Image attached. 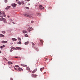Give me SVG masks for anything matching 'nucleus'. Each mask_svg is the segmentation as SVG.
I'll list each match as a JSON object with an SVG mask.
<instances>
[{"label": "nucleus", "instance_id": "nucleus-1", "mask_svg": "<svg viewBox=\"0 0 80 80\" xmlns=\"http://www.w3.org/2000/svg\"><path fill=\"white\" fill-rule=\"evenodd\" d=\"M23 15L24 16H26V17H29V18H32V16L29 14H23Z\"/></svg>", "mask_w": 80, "mask_h": 80}, {"label": "nucleus", "instance_id": "nucleus-2", "mask_svg": "<svg viewBox=\"0 0 80 80\" xmlns=\"http://www.w3.org/2000/svg\"><path fill=\"white\" fill-rule=\"evenodd\" d=\"M39 8L40 9V10H43L44 9V7L42 6V5H39Z\"/></svg>", "mask_w": 80, "mask_h": 80}, {"label": "nucleus", "instance_id": "nucleus-3", "mask_svg": "<svg viewBox=\"0 0 80 80\" xmlns=\"http://www.w3.org/2000/svg\"><path fill=\"white\" fill-rule=\"evenodd\" d=\"M2 21H3L5 23H7V21L6 19L5 18H3V19Z\"/></svg>", "mask_w": 80, "mask_h": 80}, {"label": "nucleus", "instance_id": "nucleus-4", "mask_svg": "<svg viewBox=\"0 0 80 80\" xmlns=\"http://www.w3.org/2000/svg\"><path fill=\"white\" fill-rule=\"evenodd\" d=\"M37 69L36 68L35 69H34L33 71H32V73H33L35 72H37Z\"/></svg>", "mask_w": 80, "mask_h": 80}, {"label": "nucleus", "instance_id": "nucleus-5", "mask_svg": "<svg viewBox=\"0 0 80 80\" xmlns=\"http://www.w3.org/2000/svg\"><path fill=\"white\" fill-rule=\"evenodd\" d=\"M12 6L13 7H15L17 6V4L15 3H12Z\"/></svg>", "mask_w": 80, "mask_h": 80}, {"label": "nucleus", "instance_id": "nucleus-6", "mask_svg": "<svg viewBox=\"0 0 80 80\" xmlns=\"http://www.w3.org/2000/svg\"><path fill=\"white\" fill-rule=\"evenodd\" d=\"M32 77H34V78H36V77H37V75L35 74H33L32 75Z\"/></svg>", "mask_w": 80, "mask_h": 80}, {"label": "nucleus", "instance_id": "nucleus-7", "mask_svg": "<svg viewBox=\"0 0 80 80\" xmlns=\"http://www.w3.org/2000/svg\"><path fill=\"white\" fill-rule=\"evenodd\" d=\"M3 16H0V21H2L3 20Z\"/></svg>", "mask_w": 80, "mask_h": 80}, {"label": "nucleus", "instance_id": "nucleus-8", "mask_svg": "<svg viewBox=\"0 0 80 80\" xmlns=\"http://www.w3.org/2000/svg\"><path fill=\"white\" fill-rule=\"evenodd\" d=\"M1 42L2 43H7V41H2Z\"/></svg>", "mask_w": 80, "mask_h": 80}, {"label": "nucleus", "instance_id": "nucleus-9", "mask_svg": "<svg viewBox=\"0 0 80 80\" xmlns=\"http://www.w3.org/2000/svg\"><path fill=\"white\" fill-rule=\"evenodd\" d=\"M40 42L41 43V44H42L43 43V41L42 39L40 40Z\"/></svg>", "mask_w": 80, "mask_h": 80}, {"label": "nucleus", "instance_id": "nucleus-10", "mask_svg": "<svg viewBox=\"0 0 80 80\" xmlns=\"http://www.w3.org/2000/svg\"><path fill=\"white\" fill-rule=\"evenodd\" d=\"M22 32L23 33H26L27 32L26 31L23 30V31H22Z\"/></svg>", "mask_w": 80, "mask_h": 80}, {"label": "nucleus", "instance_id": "nucleus-11", "mask_svg": "<svg viewBox=\"0 0 80 80\" xmlns=\"http://www.w3.org/2000/svg\"><path fill=\"white\" fill-rule=\"evenodd\" d=\"M12 41H17V39L15 38H12Z\"/></svg>", "mask_w": 80, "mask_h": 80}, {"label": "nucleus", "instance_id": "nucleus-12", "mask_svg": "<svg viewBox=\"0 0 80 80\" xmlns=\"http://www.w3.org/2000/svg\"><path fill=\"white\" fill-rule=\"evenodd\" d=\"M8 65H11V64H13V63L11 62H8Z\"/></svg>", "mask_w": 80, "mask_h": 80}, {"label": "nucleus", "instance_id": "nucleus-13", "mask_svg": "<svg viewBox=\"0 0 80 80\" xmlns=\"http://www.w3.org/2000/svg\"><path fill=\"white\" fill-rule=\"evenodd\" d=\"M0 37H5V36L2 34H0Z\"/></svg>", "mask_w": 80, "mask_h": 80}, {"label": "nucleus", "instance_id": "nucleus-14", "mask_svg": "<svg viewBox=\"0 0 80 80\" xmlns=\"http://www.w3.org/2000/svg\"><path fill=\"white\" fill-rule=\"evenodd\" d=\"M29 43V42L28 41H27V42H25L24 44L25 45H27V44H28Z\"/></svg>", "mask_w": 80, "mask_h": 80}, {"label": "nucleus", "instance_id": "nucleus-15", "mask_svg": "<svg viewBox=\"0 0 80 80\" xmlns=\"http://www.w3.org/2000/svg\"><path fill=\"white\" fill-rule=\"evenodd\" d=\"M18 70H19V71H21L22 70V68H18Z\"/></svg>", "mask_w": 80, "mask_h": 80}, {"label": "nucleus", "instance_id": "nucleus-16", "mask_svg": "<svg viewBox=\"0 0 80 80\" xmlns=\"http://www.w3.org/2000/svg\"><path fill=\"white\" fill-rule=\"evenodd\" d=\"M17 48L18 49V50H22V49H21V48H20L19 47H17Z\"/></svg>", "mask_w": 80, "mask_h": 80}, {"label": "nucleus", "instance_id": "nucleus-17", "mask_svg": "<svg viewBox=\"0 0 80 80\" xmlns=\"http://www.w3.org/2000/svg\"><path fill=\"white\" fill-rule=\"evenodd\" d=\"M21 41L20 40L19 42H18V44H21Z\"/></svg>", "mask_w": 80, "mask_h": 80}, {"label": "nucleus", "instance_id": "nucleus-18", "mask_svg": "<svg viewBox=\"0 0 80 80\" xmlns=\"http://www.w3.org/2000/svg\"><path fill=\"white\" fill-rule=\"evenodd\" d=\"M2 13H3V17H6V15H5V13L4 12H3Z\"/></svg>", "mask_w": 80, "mask_h": 80}, {"label": "nucleus", "instance_id": "nucleus-19", "mask_svg": "<svg viewBox=\"0 0 80 80\" xmlns=\"http://www.w3.org/2000/svg\"><path fill=\"white\" fill-rule=\"evenodd\" d=\"M5 47V45H3L2 46H1L0 47L1 48H3Z\"/></svg>", "mask_w": 80, "mask_h": 80}, {"label": "nucleus", "instance_id": "nucleus-20", "mask_svg": "<svg viewBox=\"0 0 80 80\" xmlns=\"http://www.w3.org/2000/svg\"><path fill=\"white\" fill-rule=\"evenodd\" d=\"M2 33H3V34H5V31H2Z\"/></svg>", "mask_w": 80, "mask_h": 80}, {"label": "nucleus", "instance_id": "nucleus-21", "mask_svg": "<svg viewBox=\"0 0 80 80\" xmlns=\"http://www.w3.org/2000/svg\"><path fill=\"white\" fill-rule=\"evenodd\" d=\"M3 59L4 60H6V61H7L8 60H7V59L4 58H3Z\"/></svg>", "mask_w": 80, "mask_h": 80}, {"label": "nucleus", "instance_id": "nucleus-22", "mask_svg": "<svg viewBox=\"0 0 80 80\" xmlns=\"http://www.w3.org/2000/svg\"><path fill=\"white\" fill-rule=\"evenodd\" d=\"M15 67L16 68H18V67H19V66L17 65H15Z\"/></svg>", "mask_w": 80, "mask_h": 80}, {"label": "nucleus", "instance_id": "nucleus-23", "mask_svg": "<svg viewBox=\"0 0 80 80\" xmlns=\"http://www.w3.org/2000/svg\"><path fill=\"white\" fill-rule=\"evenodd\" d=\"M18 3L19 5H21V2H20V1L18 2Z\"/></svg>", "mask_w": 80, "mask_h": 80}, {"label": "nucleus", "instance_id": "nucleus-24", "mask_svg": "<svg viewBox=\"0 0 80 80\" xmlns=\"http://www.w3.org/2000/svg\"><path fill=\"white\" fill-rule=\"evenodd\" d=\"M25 36L26 37H28V35H27V34H25Z\"/></svg>", "mask_w": 80, "mask_h": 80}, {"label": "nucleus", "instance_id": "nucleus-25", "mask_svg": "<svg viewBox=\"0 0 80 80\" xmlns=\"http://www.w3.org/2000/svg\"><path fill=\"white\" fill-rule=\"evenodd\" d=\"M4 2L5 3H7V2H8V1H7V0H4Z\"/></svg>", "mask_w": 80, "mask_h": 80}, {"label": "nucleus", "instance_id": "nucleus-26", "mask_svg": "<svg viewBox=\"0 0 80 80\" xmlns=\"http://www.w3.org/2000/svg\"><path fill=\"white\" fill-rule=\"evenodd\" d=\"M30 29H31L32 30H33V29L32 28H28V30H30Z\"/></svg>", "mask_w": 80, "mask_h": 80}, {"label": "nucleus", "instance_id": "nucleus-27", "mask_svg": "<svg viewBox=\"0 0 80 80\" xmlns=\"http://www.w3.org/2000/svg\"><path fill=\"white\" fill-rule=\"evenodd\" d=\"M15 58H20V57H15Z\"/></svg>", "mask_w": 80, "mask_h": 80}, {"label": "nucleus", "instance_id": "nucleus-28", "mask_svg": "<svg viewBox=\"0 0 80 80\" xmlns=\"http://www.w3.org/2000/svg\"><path fill=\"white\" fill-rule=\"evenodd\" d=\"M32 45H33V46H34V45H35V44L33 43L32 42Z\"/></svg>", "mask_w": 80, "mask_h": 80}, {"label": "nucleus", "instance_id": "nucleus-29", "mask_svg": "<svg viewBox=\"0 0 80 80\" xmlns=\"http://www.w3.org/2000/svg\"><path fill=\"white\" fill-rule=\"evenodd\" d=\"M18 40H20H20H21V39L20 38H18Z\"/></svg>", "mask_w": 80, "mask_h": 80}, {"label": "nucleus", "instance_id": "nucleus-30", "mask_svg": "<svg viewBox=\"0 0 80 80\" xmlns=\"http://www.w3.org/2000/svg\"><path fill=\"white\" fill-rule=\"evenodd\" d=\"M23 67H27V65H23Z\"/></svg>", "mask_w": 80, "mask_h": 80}, {"label": "nucleus", "instance_id": "nucleus-31", "mask_svg": "<svg viewBox=\"0 0 80 80\" xmlns=\"http://www.w3.org/2000/svg\"><path fill=\"white\" fill-rule=\"evenodd\" d=\"M11 49H13V47H11Z\"/></svg>", "mask_w": 80, "mask_h": 80}, {"label": "nucleus", "instance_id": "nucleus-32", "mask_svg": "<svg viewBox=\"0 0 80 80\" xmlns=\"http://www.w3.org/2000/svg\"><path fill=\"white\" fill-rule=\"evenodd\" d=\"M5 9L6 10H8V8H5Z\"/></svg>", "mask_w": 80, "mask_h": 80}, {"label": "nucleus", "instance_id": "nucleus-33", "mask_svg": "<svg viewBox=\"0 0 80 80\" xmlns=\"http://www.w3.org/2000/svg\"><path fill=\"white\" fill-rule=\"evenodd\" d=\"M14 69L16 70H17V68H15V67H14Z\"/></svg>", "mask_w": 80, "mask_h": 80}, {"label": "nucleus", "instance_id": "nucleus-34", "mask_svg": "<svg viewBox=\"0 0 80 80\" xmlns=\"http://www.w3.org/2000/svg\"><path fill=\"white\" fill-rule=\"evenodd\" d=\"M43 69H42V68H40V70L41 71H42V70Z\"/></svg>", "mask_w": 80, "mask_h": 80}, {"label": "nucleus", "instance_id": "nucleus-35", "mask_svg": "<svg viewBox=\"0 0 80 80\" xmlns=\"http://www.w3.org/2000/svg\"><path fill=\"white\" fill-rule=\"evenodd\" d=\"M12 51H13V50L12 49H11L10 50V52H12Z\"/></svg>", "mask_w": 80, "mask_h": 80}, {"label": "nucleus", "instance_id": "nucleus-36", "mask_svg": "<svg viewBox=\"0 0 80 80\" xmlns=\"http://www.w3.org/2000/svg\"><path fill=\"white\" fill-rule=\"evenodd\" d=\"M2 13L1 12V11H0V15H2Z\"/></svg>", "mask_w": 80, "mask_h": 80}, {"label": "nucleus", "instance_id": "nucleus-37", "mask_svg": "<svg viewBox=\"0 0 80 80\" xmlns=\"http://www.w3.org/2000/svg\"><path fill=\"white\" fill-rule=\"evenodd\" d=\"M9 8H10V6H8V9H9Z\"/></svg>", "mask_w": 80, "mask_h": 80}, {"label": "nucleus", "instance_id": "nucleus-38", "mask_svg": "<svg viewBox=\"0 0 80 80\" xmlns=\"http://www.w3.org/2000/svg\"><path fill=\"white\" fill-rule=\"evenodd\" d=\"M31 23H33V21H31Z\"/></svg>", "mask_w": 80, "mask_h": 80}, {"label": "nucleus", "instance_id": "nucleus-39", "mask_svg": "<svg viewBox=\"0 0 80 80\" xmlns=\"http://www.w3.org/2000/svg\"><path fill=\"white\" fill-rule=\"evenodd\" d=\"M12 23H13V24H15V22H12Z\"/></svg>", "mask_w": 80, "mask_h": 80}, {"label": "nucleus", "instance_id": "nucleus-40", "mask_svg": "<svg viewBox=\"0 0 80 80\" xmlns=\"http://www.w3.org/2000/svg\"><path fill=\"white\" fill-rule=\"evenodd\" d=\"M13 43L12 42L11 43V45H13Z\"/></svg>", "mask_w": 80, "mask_h": 80}, {"label": "nucleus", "instance_id": "nucleus-41", "mask_svg": "<svg viewBox=\"0 0 80 80\" xmlns=\"http://www.w3.org/2000/svg\"><path fill=\"white\" fill-rule=\"evenodd\" d=\"M10 80H13V78H10Z\"/></svg>", "mask_w": 80, "mask_h": 80}, {"label": "nucleus", "instance_id": "nucleus-42", "mask_svg": "<svg viewBox=\"0 0 80 80\" xmlns=\"http://www.w3.org/2000/svg\"><path fill=\"white\" fill-rule=\"evenodd\" d=\"M28 2H29L30 1V0H27Z\"/></svg>", "mask_w": 80, "mask_h": 80}, {"label": "nucleus", "instance_id": "nucleus-43", "mask_svg": "<svg viewBox=\"0 0 80 80\" xmlns=\"http://www.w3.org/2000/svg\"><path fill=\"white\" fill-rule=\"evenodd\" d=\"M2 53V51H0V53Z\"/></svg>", "mask_w": 80, "mask_h": 80}, {"label": "nucleus", "instance_id": "nucleus-44", "mask_svg": "<svg viewBox=\"0 0 80 80\" xmlns=\"http://www.w3.org/2000/svg\"><path fill=\"white\" fill-rule=\"evenodd\" d=\"M42 68V69H44V67H43V68Z\"/></svg>", "mask_w": 80, "mask_h": 80}, {"label": "nucleus", "instance_id": "nucleus-45", "mask_svg": "<svg viewBox=\"0 0 80 80\" xmlns=\"http://www.w3.org/2000/svg\"><path fill=\"white\" fill-rule=\"evenodd\" d=\"M45 73H46V72H44V74H45Z\"/></svg>", "mask_w": 80, "mask_h": 80}, {"label": "nucleus", "instance_id": "nucleus-46", "mask_svg": "<svg viewBox=\"0 0 80 80\" xmlns=\"http://www.w3.org/2000/svg\"><path fill=\"white\" fill-rule=\"evenodd\" d=\"M26 8H28L27 7Z\"/></svg>", "mask_w": 80, "mask_h": 80}, {"label": "nucleus", "instance_id": "nucleus-47", "mask_svg": "<svg viewBox=\"0 0 80 80\" xmlns=\"http://www.w3.org/2000/svg\"><path fill=\"white\" fill-rule=\"evenodd\" d=\"M30 31H31V30H29V32H30Z\"/></svg>", "mask_w": 80, "mask_h": 80}, {"label": "nucleus", "instance_id": "nucleus-48", "mask_svg": "<svg viewBox=\"0 0 80 80\" xmlns=\"http://www.w3.org/2000/svg\"><path fill=\"white\" fill-rule=\"evenodd\" d=\"M18 0H16V1H18Z\"/></svg>", "mask_w": 80, "mask_h": 80}, {"label": "nucleus", "instance_id": "nucleus-49", "mask_svg": "<svg viewBox=\"0 0 80 80\" xmlns=\"http://www.w3.org/2000/svg\"><path fill=\"white\" fill-rule=\"evenodd\" d=\"M24 4V3H23V4Z\"/></svg>", "mask_w": 80, "mask_h": 80}, {"label": "nucleus", "instance_id": "nucleus-50", "mask_svg": "<svg viewBox=\"0 0 80 80\" xmlns=\"http://www.w3.org/2000/svg\"><path fill=\"white\" fill-rule=\"evenodd\" d=\"M11 20L12 21V19H11Z\"/></svg>", "mask_w": 80, "mask_h": 80}, {"label": "nucleus", "instance_id": "nucleus-51", "mask_svg": "<svg viewBox=\"0 0 80 80\" xmlns=\"http://www.w3.org/2000/svg\"><path fill=\"white\" fill-rule=\"evenodd\" d=\"M8 17H9V16H8Z\"/></svg>", "mask_w": 80, "mask_h": 80}]
</instances>
